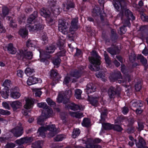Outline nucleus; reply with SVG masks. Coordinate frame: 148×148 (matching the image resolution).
Returning <instances> with one entry per match:
<instances>
[{
    "instance_id": "f3484780",
    "label": "nucleus",
    "mask_w": 148,
    "mask_h": 148,
    "mask_svg": "<svg viewBox=\"0 0 148 148\" xmlns=\"http://www.w3.org/2000/svg\"><path fill=\"white\" fill-rule=\"evenodd\" d=\"M25 52L21 49L19 50L16 55V57L18 59L21 60L23 61H25Z\"/></svg>"
},
{
    "instance_id": "f704fd0d",
    "label": "nucleus",
    "mask_w": 148,
    "mask_h": 148,
    "mask_svg": "<svg viewBox=\"0 0 148 148\" xmlns=\"http://www.w3.org/2000/svg\"><path fill=\"white\" fill-rule=\"evenodd\" d=\"M124 19H122V18H121V19L122 20V22L123 24V25L124 26H128L130 27V18H126L125 17H124Z\"/></svg>"
},
{
    "instance_id": "58836bf2",
    "label": "nucleus",
    "mask_w": 148,
    "mask_h": 148,
    "mask_svg": "<svg viewBox=\"0 0 148 148\" xmlns=\"http://www.w3.org/2000/svg\"><path fill=\"white\" fill-rule=\"evenodd\" d=\"M25 61L27 60L31 59L33 56L32 53L31 51H27L26 52H25Z\"/></svg>"
},
{
    "instance_id": "a211bd4d",
    "label": "nucleus",
    "mask_w": 148,
    "mask_h": 148,
    "mask_svg": "<svg viewBox=\"0 0 148 148\" xmlns=\"http://www.w3.org/2000/svg\"><path fill=\"white\" fill-rule=\"evenodd\" d=\"M96 89L95 86L92 83H89L86 86V92L88 94H89V93L95 92Z\"/></svg>"
},
{
    "instance_id": "864d4df0",
    "label": "nucleus",
    "mask_w": 148,
    "mask_h": 148,
    "mask_svg": "<svg viewBox=\"0 0 148 148\" xmlns=\"http://www.w3.org/2000/svg\"><path fill=\"white\" fill-rule=\"evenodd\" d=\"M64 137L62 135H58L54 138L55 141H59L62 140Z\"/></svg>"
},
{
    "instance_id": "a878e982",
    "label": "nucleus",
    "mask_w": 148,
    "mask_h": 148,
    "mask_svg": "<svg viewBox=\"0 0 148 148\" xmlns=\"http://www.w3.org/2000/svg\"><path fill=\"white\" fill-rule=\"evenodd\" d=\"M52 12L55 16H57L60 14L59 8L57 6H56L54 4L51 6V7Z\"/></svg>"
},
{
    "instance_id": "c9c22d12",
    "label": "nucleus",
    "mask_w": 148,
    "mask_h": 148,
    "mask_svg": "<svg viewBox=\"0 0 148 148\" xmlns=\"http://www.w3.org/2000/svg\"><path fill=\"white\" fill-rule=\"evenodd\" d=\"M61 60L59 57H54L53 58L52 62L55 66H56L57 67H58V65L60 63Z\"/></svg>"
},
{
    "instance_id": "9b49d317",
    "label": "nucleus",
    "mask_w": 148,
    "mask_h": 148,
    "mask_svg": "<svg viewBox=\"0 0 148 148\" xmlns=\"http://www.w3.org/2000/svg\"><path fill=\"white\" fill-rule=\"evenodd\" d=\"M143 102L141 100H139L136 101L133 100L131 102V109L133 110L142 107L143 106Z\"/></svg>"
},
{
    "instance_id": "423d86ee",
    "label": "nucleus",
    "mask_w": 148,
    "mask_h": 148,
    "mask_svg": "<svg viewBox=\"0 0 148 148\" xmlns=\"http://www.w3.org/2000/svg\"><path fill=\"white\" fill-rule=\"evenodd\" d=\"M15 127L12 129L10 132L12 133L14 136L18 137L21 136L23 133V128L22 127V124L19 123Z\"/></svg>"
},
{
    "instance_id": "e433bc0d",
    "label": "nucleus",
    "mask_w": 148,
    "mask_h": 148,
    "mask_svg": "<svg viewBox=\"0 0 148 148\" xmlns=\"http://www.w3.org/2000/svg\"><path fill=\"white\" fill-rule=\"evenodd\" d=\"M90 121L89 119L87 118H85L84 119L82 123V125L83 126L86 127H89L90 125Z\"/></svg>"
},
{
    "instance_id": "bb28decb",
    "label": "nucleus",
    "mask_w": 148,
    "mask_h": 148,
    "mask_svg": "<svg viewBox=\"0 0 148 148\" xmlns=\"http://www.w3.org/2000/svg\"><path fill=\"white\" fill-rule=\"evenodd\" d=\"M55 47L54 45H51L47 47L46 48V53H44L45 55H46L47 53H53L55 50Z\"/></svg>"
},
{
    "instance_id": "6e6d98bb",
    "label": "nucleus",
    "mask_w": 148,
    "mask_h": 148,
    "mask_svg": "<svg viewBox=\"0 0 148 148\" xmlns=\"http://www.w3.org/2000/svg\"><path fill=\"white\" fill-rule=\"evenodd\" d=\"M104 56L105 57V59L106 62L109 64L110 62V58L109 57L108 54L106 51H105L104 53Z\"/></svg>"
},
{
    "instance_id": "5fc2aeb1",
    "label": "nucleus",
    "mask_w": 148,
    "mask_h": 148,
    "mask_svg": "<svg viewBox=\"0 0 148 148\" xmlns=\"http://www.w3.org/2000/svg\"><path fill=\"white\" fill-rule=\"evenodd\" d=\"M64 99V97L63 93L62 92L59 93L57 98V101L59 103L62 102Z\"/></svg>"
},
{
    "instance_id": "4c0bfd02",
    "label": "nucleus",
    "mask_w": 148,
    "mask_h": 148,
    "mask_svg": "<svg viewBox=\"0 0 148 148\" xmlns=\"http://www.w3.org/2000/svg\"><path fill=\"white\" fill-rule=\"evenodd\" d=\"M70 75L72 77H75L76 78H78L81 76L82 74L79 71H75L72 72Z\"/></svg>"
},
{
    "instance_id": "7c9ffc66",
    "label": "nucleus",
    "mask_w": 148,
    "mask_h": 148,
    "mask_svg": "<svg viewBox=\"0 0 148 148\" xmlns=\"http://www.w3.org/2000/svg\"><path fill=\"white\" fill-rule=\"evenodd\" d=\"M136 59L137 60H140L141 62L144 65H146L147 63V60L141 55H138Z\"/></svg>"
},
{
    "instance_id": "dca6fc26",
    "label": "nucleus",
    "mask_w": 148,
    "mask_h": 148,
    "mask_svg": "<svg viewBox=\"0 0 148 148\" xmlns=\"http://www.w3.org/2000/svg\"><path fill=\"white\" fill-rule=\"evenodd\" d=\"M26 103L24 107L26 109H28L32 107L34 103V101L32 98H27L25 99Z\"/></svg>"
},
{
    "instance_id": "338daca9",
    "label": "nucleus",
    "mask_w": 148,
    "mask_h": 148,
    "mask_svg": "<svg viewBox=\"0 0 148 148\" xmlns=\"http://www.w3.org/2000/svg\"><path fill=\"white\" fill-rule=\"evenodd\" d=\"M10 112L8 110L0 109V114H1L8 115H10Z\"/></svg>"
},
{
    "instance_id": "680f3d73",
    "label": "nucleus",
    "mask_w": 148,
    "mask_h": 148,
    "mask_svg": "<svg viewBox=\"0 0 148 148\" xmlns=\"http://www.w3.org/2000/svg\"><path fill=\"white\" fill-rule=\"evenodd\" d=\"M34 90V91L35 92V97H40L42 94V91L39 89L37 88H35Z\"/></svg>"
},
{
    "instance_id": "b1692460",
    "label": "nucleus",
    "mask_w": 148,
    "mask_h": 148,
    "mask_svg": "<svg viewBox=\"0 0 148 148\" xmlns=\"http://www.w3.org/2000/svg\"><path fill=\"white\" fill-rule=\"evenodd\" d=\"M48 118L47 116L45 114L42 113L41 115L38 118L37 121L38 124L40 125H43V122L46 119Z\"/></svg>"
},
{
    "instance_id": "a18cd8bd",
    "label": "nucleus",
    "mask_w": 148,
    "mask_h": 148,
    "mask_svg": "<svg viewBox=\"0 0 148 148\" xmlns=\"http://www.w3.org/2000/svg\"><path fill=\"white\" fill-rule=\"evenodd\" d=\"M10 81L8 79H6L3 84V86L5 87V88L7 90H8L10 86L11 83Z\"/></svg>"
},
{
    "instance_id": "f03ea898",
    "label": "nucleus",
    "mask_w": 148,
    "mask_h": 148,
    "mask_svg": "<svg viewBox=\"0 0 148 148\" xmlns=\"http://www.w3.org/2000/svg\"><path fill=\"white\" fill-rule=\"evenodd\" d=\"M91 55L92 56L89 57L88 59L92 65H90L89 68L91 71H98L100 69L99 65L101 64V58L98 55L95 51H92Z\"/></svg>"
},
{
    "instance_id": "774afa93",
    "label": "nucleus",
    "mask_w": 148,
    "mask_h": 148,
    "mask_svg": "<svg viewBox=\"0 0 148 148\" xmlns=\"http://www.w3.org/2000/svg\"><path fill=\"white\" fill-rule=\"evenodd\" d=\"M15 146L14 143H7L5 147V148H14Z\"/></svg>"
},
{
    "instance_id": "e2e57ef3",
    "label": "nucleus",
    "mask_w": 148,
    "mask_h": 148,
    "mask_svg": "<svg viewBox=\"0 0 148 148\" xmlns=\"http://www.w3.org/2000/svg\"><path fill=\"white\" fill-rule=\"evenodd\" d=\"M8 89L6 91H3L1 93V94L2 97L5 99H6L8 97Z\"/></svg>"
},
{
    "instance_id": "13d9d810",
    "label": "nucleus",
    "mask_w": 148,
    "mask_h": 148,
    "mask_svg": "<svg viewBox=\"0 0 148 148\" xmlns=\"http://www.w3.org/2000/svg\"><path fill=\"white\" fill-rule=\"evenodd\" d=\"M64 96L67 98H69L71 97L72 95V90H66L64 93Z\"/></svg>"
},
{
    "instance_id": "20e7f679",
    "label": "nucleus",
    "mask_w": 148,
    "mask_h": 148,
    "mask_svg": "<svg viewBox=\"0 0 148 148\" xmlns=\"http://www.w3.org/2000/svg\"><path fill=\"white\" fill-rule=\"evenodd\" d=\"M78 21V18H76L73 19L71 21V25L69 29L70 32L68 34V37L69 38H72V39H73L75 35V31L78 29L77 25Z\"/></svg>"
},
{
    "instance_id": "4d7b16f0",
    "label": "nucleus",
    "mask_w": 148,
    "mask_h": 148,
    "mask_svg": "<svg viewBox=\"0 0 148 148\" xmlns=\"http://www.w3.org/2000/svg\"><path fill=\"white\" fill-rule=\"evenodd\" d=\"M25 18L24 14H21L18 18V21L20 24H21L23 20H25Z\"/></svg>"
},
{
    "instance_id": "cd10ccee",
    "label": "nucleus",
    "mask_w": 148,
    "mask_h": 148,
    "mask_svg": "<svg viewBox=\"0 0 148 148\" xmlns=\"http://www.w3.org/2000/svg\"><path fill=\"white\" fill-rule=\"evenodd\" d=\"M2 13L1 16L2 17H4L7 15L9 12V8L7 7L3 6L2 7Z\"/></svg>"
},
{
    "instance_id": "aec40b11",
    "label": "nucleus",
    "mask_w": 148,
    "mask_h": 148,
    "mask_svg": "<svg viewBox=\"0 0 148 148\" xmlns=\"http://www.w3.org/2000/svg\"><path fill=\"white\" fill-rule=\"evenodd\" d=\"M121 78H122L121 73L120 71H117L112 75L111 80L114 81Z\"/></svg>"
},
{
    "instance_id": "1a4fd4ad",
    "label": "nucleus",
    "mask_w": 148,
    "mask_h": 148,
    "mask_svg": "<svg viewBox=\"0 0 148 148\" xmlns=\"http://www.w3.org/2000/svg\"><path fill=\"white\" fill-rule=\"evenodd\" d=\"M59 30L64 34L67 33L68 27L66 25V22L64 20H60L58 25Z\"/></svg>"
},
{
    "instance_id": "6e6552de",
    "label": "nucleus",
    "mask_w": 148,
    "mask_h": 148,
    "mask_svg": "<svg viewBox=\"0 0 148 148\" xmlns=\"http://www.w3.org/2000/svg\"><path fill=\"white\" fill-rule=\"evenodd\" d=\"M44 26L43 25L40 24V23L35 24L34 25H32L27 24L26 26V28L29 30L30 31H33L34 30H41L43 29Z\"/></svg>"
},
{
    "instance_id": "f8f14e48",
    "label": "nucleus",
    "mask_w": 148,
    "mask_h": 148,
    "mask_svg": "<svg viewBox=\"0 0 148 148\" xmlns=\"http://www.w3.org/2000/svg\"><path fill=\"white\" fill-rule=\"evenodd\" d=\"M10 95L14 99H17L19 98L21 94L19 92V89L18 88L15 87L11 90Z\"/></svg>"
},
{
    "instance_id": "0eeeda50",
    "label": "nucleus",
    "mask_w": 148,
    "mask_h": 148,
    "mask_svg": "<svg viewBox=\"0 0 148 148\" xmlns=\"http://www.w3.org/2000/svg\"><path fill=\"white\" fill-rule=\"evenodd\" d=\"M92 15L95 16L100 15V18L102 22H104V20H105L104 18L103 14V12L100 11V8L99 6L95 5L93 8L92 11Z\"/></svg>"
},
{
    "instance_id": "79ce46f5",
    "label": "nucleus",
    "mask_w": 148,
    "mask_h": 148,
    "mask_svg": "<svg viewBox=\"0 0 148 148\" xmlns=\"http://www.w3.org/2000/svg\"><path fill=\"white\" fill-rule=\"evenodd\" d=\"M111 38L112 40H114L118 38V36L114 29L111 30Z\"/></svg>"
},
{
    "instance_id": "9d476101",
    "label": "nucleus",
    "mask_w": 148,
    "mask_h": 148,
    "mask_svg": "<svg viewBox=\"0 0 148 148\" xmlns=\"http://www.w3.org/2000/svg\"><path fill=\"white\" fill-rule=\"evenodd\" d=\"M99 112H101V118L100 123H103L107 118L108 111L106 109L104 108H102L99 109Z\"/></svg>"
},
{
    "instance_id": "2eb2a0df",
    "label": "nucleus",
    "mask_w": 148,
    "mask_h": 148,
    "mask_svg": "<svg viewBox=\"0 0 148 148\" xmlns=\"http://www.w3.org/2000/svg\"><path fill=\"white\" fill-rule=\"evenodd\" d=\"M67 107L69 109L74 111L77 110H83V109H82L80 108L79 106L73 103H71L68 104L67 106Z\"/></svg>"
},
{
    "instance_id": "603ef678",
    "label": "nucleus",
    "mask_w": 148,
    "mask_h": 148,
    "mask_svg": "<svg viewBox=\"0 0 148 148\" xmlns=\"http://www.w3.org/2000/svg\"><path fill=\"white\" fill-rule=\"evenodd\" d=\"M130 60L132 62H134L136 59V55L134 53H131L129 56Z\"/></svg>"
},
{
    "instance_id": "a19ab883",
    "label": "nucleus",
    "mask_w": 148,
    "mask_h": 148,
    "mask_svg": "<svg viewBox=\"0 0 148 148\" xmlns=\"http://www.w3.org/2000/svg\"><path fill=\"white\" fill-rule=\"evenodd\" d=\"M80 133V131L78 129H74L73 132L72 136L74 138H75L78 136Z\"/></svg>"
},
{
    "instance_id": "f257e3e1",
    "label": "nucleus",
    "mask_w": 148,
    "mask_h": 148,
    "mask_svg": "<svg viewBox=\"0 0 148 148\" xmlns=\"http://www.w3.org/2000/svg\"><path fill=\"white\" fill-rule=\"evenodd\" d=\"M112 3L115 8L118 11H120V16H123V12H125V15L124 16V17L130 18L132 20H135V17L132 13L129 10H126V3L124 1L120 0H113Z\"/></svg>"
},
{
    "instance_id": "5701e85b",
    "label": "nucleus",
    "mask_w": 148,
    "mask_h": 148,
    "mask_svg": "<svg viewBox=\"0 0 148 148\" xmlns=\"http://www.w3.org/2000/svg\"><path fill=\"white\" fill-rule=\"evenodd\" d=\"M6 47L9 53L14 54L16 53V49L13 47L12 44L11 43L9 44Z\"/></svg>"
},
{
    "instance_id": "473e14b6",
    "label": "nucleus",
    "mask_w": 148,
    "mask_h": 148,
    "mask_svg": "<svg viewBox=\"0 0 148 148\" xmlns=\"http://www.w3.org/2000/svg\"><path fill=\"white\" fill-rule=\"evenodd\" d=\"M117 49L116 47L114 48L110 47L107 48V51L112 55H116L117 54Z\"/></svg>"
},
{
    "instance_id": "bf43d9fd",
    "label": "nucleus",
    "mask_w": 148,
    "mask_h": 148,
    "mask_svg": "<svg viewBox=\"0 0 148 148\" xmlns=\"http://www.w3.org/2000/svg\"><path fill=\"white\" fill-rule=\"evenodd\" d=\"M42 38L43 41L44 42H42V43H43L44 44H45L47 43L48 37L47 36V35L46 33H43V35L42 36Z\"/></svg>"
},
{
    "instance_id": "c756f323",
    "label": "nucleus",
    "mask_w": 148,
    "mask_h": 148,
    "mask_svg": "<svg viewBox=\"0 0 148 148\" xmlns=\"http://www.w3.org/2000/svg\"><path fill=\"white\" fill-rule=\"evenodd\" d=\"M19 34L23 38H25L28 34V32L26 29H22L19 32Z\"/></svg>"
},
{
    "instance_id": "0e129e2a",
    "label": "nucleus",
    "mask_w": 148,
    "mask_h": 148,
    "mask_svg": "<svg viewBox=\"0 0 148 148\" xmlns=\"http://www.w3.org/2000/svg\"><path fill=\"white\" fill-rule=\"evenodd\" d=\"M142 85L140 82H137L135 85V89L137 91H139L141 88Z\"/></svg>"
},
{
    "instance_id": "09e8293b",
    "label": "nucleus",
    "mask_w": 148,
    "mask_h": 148,
    "mask_svg": "<svg viewBox=\"0 0 148 148\" xmlns=\"http://www.w3.org/2000/svg\"><path fill=\"white\" fill-rule=\"evenodd\" d=\"M46 101L48 105L51 107H55L56 106V103L50 98H48Z\"/></svg>"
},
{
    "instance_id": "8fccbe9b",
    "label": "nucleus",
    "mask_w": 148,
    "mask_h": 148,
    "mask_svg": "<svg viewBox=\"0 0 148 148\" xmlns=\"http://www.w3.org/2000/svg\"><path fill=\"white\" fill-rule=\"evenodd\" d=\"M26 46L28 48H34L35 45L32 43L31 40L28 39L26 42Z\"/></svg>"
},
{
    "instance_id": "49530a36",
    "label": "nucleus",
    "mask_w": 148,
    "mask_h": 148,
    "mask_svg": "<svg viewBox=\"0 0 148 148\" xmlns=\"http://www.w3.org/2000/svg\"><path fill=\"white\" fill-rule=\"evenodd\" d=\"M112 129L118 132H120L123 130L121 127L117 125H112Z\"/></svg>"
},
{
    "instance_id": "de8ad7c7",
    "label": "nucleus",
    "mask_w": 148,
    "mask_h": 148,
    "mask_svg": "<svg viewBox=\"0 0 148 148\" xmlns=\"http://www.w3.org/2000/svg\"><path fill=\"white\" fill-rule=\"evenodd\" d=\"M32 147L33 148H42L41 143L40 141H38L33 143Z\"/></svg>"
},
{
    "instance_id": "69168bd1",
    "label": "nucleus",
    "mask_w": 148,
    "mask_h": 148,
    "mask_svg": "<svg viewBox=\"0 0 148 148\" xmlns=\"http://www.w3.org/2000/svg\"><path fill=\"white\" fill-rule=\"evenodd\" d=\"M9 26L12 28H15L17 27V25L14 21L12 20L10 22Z\"/></svg>"
},
{
    "instance_id": "4468645a",
    "label": "nucleus",
    "mask_w": 148,
    "mask_h": 148,
    "mask_svg": "<svg viewBox=\"0 0 148 148\" xmlns=\"http://www.w3.org/2000/svg\"><path fill=\"white\" fill-rule=\"evenodd\" d=\"M88 100L90 104L95 106H97L98 104V100L99 98L98 96L95 97H89V96Z\"/></svg>"
},
{
    "instance_id": "c85d7f7f",
    "label": "nucleus",
    "mask_w": 148,
    "mask_h": 148,
    "mask_svg": "<svg viewBox=\"0 0 148 148\" xmlns=\"http://www.w3.org/2000/svg\"><path fill=\"white\" fill-rule=\"evenodd\" d=\"M43 112H44V113L47 116L48 118L51 116L53 113L52 109L50 108L48 106V108L43 110Z\"/></svg>"
},
{
    "instance_id": "ea45409f",
    "label": "nucleus",
    "mask_w": 148,
    "mask_h": 148,
    "mask_svg": "<svg viewBox=\"0 0 148 148\" xmlns=\"http://www.w3.org/2000/svg\"><path fill=\"white\" fill-rule=\"evenodd\" d=\"M66 9L68 10L71 8H74V4L73 2L71 1H68L66 3Z\"/></svg>"
},
{
    "instance_id": "4be33fe9",
    "label": "nucleus",
    "mask_w": 148,
    "mask_h": 148,
    "mask_svg": "<svg viewBox=\"0 0 148 148\" xmlns=\"http://www.w3.org/2000/svg\"><path fill=\"white\" fill-rule=\"evenodd\" d=\"M38 81L37 78L31 76L29 78L27 82V83L28 85L30 86L36 83Z\"/></svg>"
},
{
    "instance_id": "393cba45",
    "label": "nucleus",
    "mask_w": 148,
    "mask_h": 148,
    "mask_svg": "<svg viewBox=\"0 0 148 148\" xmlns=\"http://www.w3.org/2000/svg\"><path fill=\"white\" fill-rule=\"evenodd\" d=\"M40 13L41 16L46 18L50 16V12L48 10L42 8L40 10Z\"/></svg>"
},
{
    "instance_id": "6ab92c4d",
    "label": "nucleus",
    "mask_w": 148,
    "mask_h": 148,
    "mask_svg": "<svg viewBox=\"0 0 148 148\" xmlns=\"http://www.w3.org/2000/svg\"><path fill=\"white\" fill-rule=\"evenodd\" d=\"M10 105L14 110H16L20 108L22 105L21 103L17 101L12 102Z\"/></svg>"
},
{
    "instance_id": "39448f33",
    "label": "nucleus",
    "mask_w": 148,
    "mask_h": 148,
    "mask_svg": "<svg viewBox=\"0 0 148 148\" xmlns=\"http://www.w3.org/2000/svg\"><path fill=\"white\" fill-rule=\"evenodd\" d=\"M101 140L99 138H96L93 140L91 138H88L87 142L86 147L87 148H102L98 145H92V144L98 143L100 142Z\"/></svg>"
},
{
    "instance_id": "ddd939ff",
    "label": "nucleus",
    "mask_w": 148,
    "mask_h": 148,
    "mask_svg": "<svg viewBox=\"0 0 148 148\" xmlns=\"http://www.w3.org/2000/svg\"><path fill=\"white\" fill-rule=\"evenodd\" d=\"M108 93L110 99L114 98L116 95L117 94L116 88L113 86L110 87L109 88Z\"/></svg>"
},
{
    "instance_id": "72a5a7b5",
    "label": "nucleus",
    "mask_w": 148,
    "mask_h": 148,
    "mask_svg": "<svg viewBox=\"0 0 148 148\" xmlns=\"http://www.w3.org/2000/svg\"><path fill=\"white\" fill-rule=\"evenodd\" d=\"M102 124V126L103 129L105 130H110L112 129V125L108 123H105L104 122Z\"/></svg>"
},
{
    "instance_id": "052dcab7",
    "label": "nucleus",
    "mask_w": 148,
    "mask_h": 148,
    "mask_svg": "<svg viewBox=\"0 0 148 148\" xmlns=\"http://www.w3.org/2000/svg\"><path fill=\"white\" fill-rule=\"evenodd\" d=\"M126 130V132L128 134L133 133L135 131V128L133 126H130Z\"/></svg>"
},
{
    "instance_id": "412c9836",
    "label": "nucleus",
    "mask_w": 148,
    "mask_h": 148,
    "mask_svg": "<svg viewBox=\"0 0 148 148\" xmlns=\"http://www.w3.org/2000/svg\"><path fill=\"white\" fill-rule=\"evenodd\" d=\"M146 145L145 140L142 137L139 138L138 142L136 143V145L138 148H145Z\"/></svg>"
},
{
    "instance_id": "37998d69",
    "label": "nucleus",
    "mask_w": 148,
    "mask_h": 148,
    "mask_svg": "<svg viewBox=\"0 0 148 148\" xmlns=\"http://www.w3.org/2000/svg\"><path fill=\"white\" fill-rule=\"evenodd\" d=\"M34 72V70L29 67L27 68L25 70V73L27 76L30 75L33 72Z\"/></svg>"
},
{
    "instance_id": "c03bdc74",
    "label": "nucleus",
    "mask_w": 148,
    "mask_h": 148,
    "mask_svg": "<svg viewBox=\"0 0 148 148\" xmlns=\"http://www.w3.org/2000/svg\"><path fill=\"white\" fill-rule=\"evenodd\" d=\"M58 73L56 70L52 69L50 72V76L52 78H57L58 77Z\"/></svg>"
},
{
    "instance_id": "7ed1b4c3",
    "label": "nucleus",
    "mask_w": 148,
    "mask_h": 148,
    "mask_svg": "<svg viewBox=\"0 0 148 148\" xmlns=\"http://www.w3.org/2000/svg\"><path fill=\"white\" fill-rule=\"evenodd\" d=\"M47 130L50 131L47 135L48 137L49 138L53 137L59 132V131L55 127L54 125H49L46 127H41L38 129V132L40 136L45 137V132Z\"/></svg>"
},
{
    "instance_id": "2f4dec72",
    "label": "nucleus",
    "mask_w": 148,
    "mask_h": 148,
    "mask_svg": "<svg viewBox=\"0 0 148 148\" xmlns=\"http://www.w3.org/2000/svg\"><path fill=\"white\" fill-rule=\"evenodd\" d=\"M82 91L79 89H77L75 91L74 95L75 98L78 99H80L81 98V94Z\"/></svg>"
},
{
    "instance_id": "3c124183",
    "label": "nucleus",
    "mask_w": 148,
    "mask_h": 148,
    "mask_svg": "<svg viewBox=\"0 0 148 148\" xmlns=\"http://www.w3.org/2000/svg\"><path fill=\"white\" fill-rule=\"evenodd\" d=\"M37 106L39 108H43L44 109V110L48 108V106L46 103L43 102L38 103Z\"/></svg>"
}]
</instances>
